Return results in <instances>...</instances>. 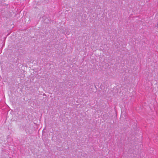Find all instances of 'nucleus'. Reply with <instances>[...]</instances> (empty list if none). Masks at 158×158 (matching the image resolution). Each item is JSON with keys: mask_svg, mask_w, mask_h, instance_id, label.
<instances>
[{"mask_svg": "<svg viewBox=\"0 0 158 158\" xmlns=\"http://www.w3.org/2000/svg\"><path fill=\"white\" fill-rule=\"evenodd\" d=\"M125 114V112H124L123 111H122V110L121 111V117L122 115H123V114Z\"/></svg>", "mask_w": 158, "mask_h": 158, "instance_id": "nucleus-1", "label": "nucleus"}, {"mask_svg": "<svg viewBox=\"0 0 158 158\" xmlns=\"http://www.w3.org/2000/svg\"><path fill=\"white\" fill-rule=\"evenodd\" d=\"M157 27H158V23H157Z\"/></svg>", "mask_w": 158, "mask_h": 158, "instance_id": "nucleus-2", "label": "nucleus"}, {"mask_svg": "<svg viewBox=\"0 0 158 158\" xmlns=\"http://www.w3.org/2000/svg\"><path fill=\"white\" fill-rule=\"evenodd\" d=\"M47 20H48V19L45 20V22H46Z\"/></svg>", "mask_w": 158, "mask_h": 158, "instance_id": "nucleus-3", "label": "nucleus"}]
</instances>
